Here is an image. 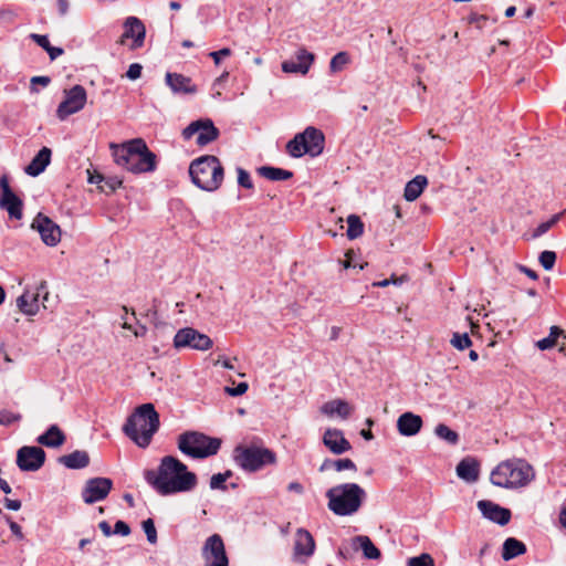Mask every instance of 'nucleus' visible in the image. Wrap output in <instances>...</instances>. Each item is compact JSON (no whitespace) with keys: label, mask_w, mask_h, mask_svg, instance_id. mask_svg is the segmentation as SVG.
<instances>
[{"label":"nucleus","mask_w":566,"mask_h":566,"mask_svg":"<svg viewBox=\"0 0 566 566\" xmlns=\"http://www.w3.org/2000/svg\"><path fill=\"white\" fill-rule=\"evenodd\" d=\"M144 479L158 494L164 496L190 492L198 483L197 475L172 455L161 458L156 471L146 470Z\"/></svg>","instance_id":"f257e3e1"},{"label":"nucleus","mask_w":566,"mask_h":566,"mask_svg":"<svg viewBox=\"0 0 566 566\" xmlns=\"http://www.w3.org/2000/svg\"><path fill=\"white\" fill-rule=\"evenodd\" d=\"M115 163L134 174L149 172L156 169V155L150 151L142 138H135L122 145L111 144Z\"/></svg>","instance_id":"f03ea898"},{"label":"nucleus","mask_w":566,"mask_h":566,"mask_svg":"<svg viewBox=\"0 0 566 566\" xmlns=\"http://www.w3.org/2000/svg\"><path fill=\"white\" fill-rule=\"evenodd\" d=\"M160 426L159 413L153 403L135 409L123 426L124 433L140 448H147Z\"/></svg>","instance_id":"7ed1b4c3"},{"label":"nucleus","mask_w":566,"mask_h":566,"mask_svg":"<svg viewBox=\"0 0 566 566\" xmlns=\"http://www.w3.org/2000/svg\"><path fill=\"white\" fill-rule=\"evenodd\" d=\"M328 509L338 516L353 515L359 511L365 499V490L357 483H344L327 490Z\"/></svg>","instance_id":"20e7f679"},{"label":"nucleus","mask_w":566,"mask_h":566,"mask_svg":"<svg viewBox=\"0 0 566 566\" xmlns=\"http://www.w3.org/2000/svg\"><path fill=\"white\" fill-rule=\"evenodd\" d=\"M189 175L193 185L212 192L222 185L224 170L218 157L205 155L191 161Z\"/></svg>","instance_id":"39448f33"},{"label":"nucleus","mask_w":566,"mask_h":566,"mask_svg":"<svg viewBox=\"0 0 566 566\" xmlns=\"http://www.w3.org/2000/svg\"><path fill=\"white\" fill-rule=\"evenodd\" d=\"M532 465L523 460L505 461L491 472V482L501 488L513 489L524 486L534 479Z\"/></svg>","instance_id":"423d86ee"},{"label":"nucleus","mask_w":566,"mask_h":566,"mask_svg":"<svg viewBox=\"0 0 566 566\" xmlns=\"http://www.w3.org/2000/svg\"><path fill=\"white\" fill-rule=\"evenodd\" d=\"M177 446L189 458L206 459L218 453L221 440L199 431H186L178 436Z\"/></svg>","instance_id":"0eeeda50"},{"label":"nucleus","mask_w":566,"mask_h":566,"mask_svg":"<svg viewBox=\"0 0 566 566\" xmlns=\"http://www.w3.org/2000/svg\"><path fill=\"white\" fill-rule=\"evenodd\" d=\"M234 462L247 472H256L276 462L275 453L264 447L238 446L233 450Z\"/></svg>","instance_id":"6e6552de"},{"label":"nucleus","mask_w":566,"mask_h":566,"mask_svg":"<svg viewBox=\"0 0 566 566\" xmlns=\"http://www.w3.org/2000/svg\"><path fill=\"white\" fill-rule=\"evenodd\" d=\"M213 346L212 339L192 327L179 329L174 337V347L176 349L191 348L195 350H208Z\"/></svg>","instance_id":"1a4fd4ad"},{"label":"nucleus","mask_w":566,"mask_h":566,"mask_svg":"<svg viewBox=\"0 0 566 566\" xmlns=\"http://www.w3.org/2000/svg\"><path fill=\"white\" fill-rule=\"evenodd\" d=\"M219 129L214 126L211 119H198L191 122L186 128H184L181 135L185 140H189L197 135L196 144L203 147L214 142L219 137Z\"/></svg>","instance_id":"9d476101"},{"label":"nucleus","mask_w":566,"mask_h":566,"mask_svg":"<svg viewBox=\"0 0 566 566\" xmlns=\"http://www.w3.org/2000/svg\"><path fill=\"white\" fill-rule=\"evenodd\" d=\"M87 99L86 91L82 85H74L65 91V99L60 103L56 115L60 119H65L84 108Z\"/></svg>","instance_id":"9b49d317"},{"label":"nucleus","mask_w":566,"mask_h":566,"mask_svg":"<svg viewBox=\"0 0 566 566\" xmlns=\"http://www.w3.org/2000/svg\"><path fill=\"white\" fill-rule=\"evenodd\" d=\"M205 566H229L224 543L219 534L207 538L202 547Z\"/></svg>","instance_id":"f8f14e48"},{"label":"nucleus","mask_w":566,"mask_h":566,"mask_svg":"<svg viewBox=\"0 0 566 566\" xmlns=\"http://www.w3.org/2000/svg\"><path fill=\"white\" fill-rule=\"evenodd\" d=\"M0 208L6 210L11 219L20 220L22 218L23 202L12 191L6 175L0 178Z\"/></svg>","instance_id":"ddd939ff"},{"label":"nucleus","mask_w":566,"mask_h":566,"mask_svg":"<svg viewBox=\"0 0 566 566\" xmlns=\"http://www.w3.org/2000/svg\"><path fill=\"white\" fill-rule=\"evenodd\" d=\"M45 462V452L40 447L24 446L17 452V465L21 471L35 472Z\"/></svg>","instance_id":"4468645a"},{"label":"nucleus","mask_w":566,"mask_h":566,"mask_svg":"<svg viewBox=\"0 0 566 566\" xmlns=\"http://www.w3.org/2000/svg\"><path fill=\"white\" fill-rule=\"evenodd\" d=\"M113 489V481L108 478H92L85 482L82 499L86 504H93L107 497Z\"/></svg>","instance_id":"2eb2a0df"},{"label":"nucleus","mask_w":566,"mask_h":566,"mask_svg":"<svg viewBox=\"0 0 566 566\" xmlns=\"http://www.w3.org/2000/svg\"><path fill=\"white\" fill-rule=\"evenodd\" d=\"M316 548L313 535L305 528H297L294 534L293 560L296 563H305L311 558Z\"/></svg>","instance_id":"dca6fc26"},{"label":"nucleus","mask_w":566,"mask_h":566,"mask_svg":"<svg viewBox=\"0 0 566 566\" xmlns=\"http://www.w3.org/2000/svg\"><path fill=\"white\" fill-rule=\"evenodd\" d=\"M31 228L40 233L42 241L49 247H55L61 241L60 227L41 212L33 219Z\"/></svg>","instance_id":"f3484780"},{"label":"nucleus","mask_w":566,"mask_h":566,"mask_svg":"<svg viewBox=\"0 0 566 566\" xmlns=\"http://www.w3.org/2000/svg\"><path fill=\"white\" fill-rule=\"evenodd\" d=\"M46 287V282L41 281L35 289V292L24 290V292L17 298V306L19 311L27 316H34L40 310L39 298L43 290Z\"/></svg>","instance_id":"a211bd4d"},{"label":"nucleus","mask_w":566,"mask_h":566,"mask_svg":"<svg viewBox=\"0 0 566 566\" xmlns=\"http://www.w3.org/2000/svg\"><path fill=\"white\" fill-rule=\"evenodd\" d=\"M478 509L485 518L502 526L506 525L512 516L509 509L502 507L489 500L479 501Z\"/></svg>","instance_id":"6ab92c4d"},{"label":"nucleus","mask_w":566,"mask_h":566,"mask_svg":"<svg viewBox=\"0 0 566 566\" xmlns=\"http://www.w3.org/2000/svg\"><path fill=\"white\" fill-rule=\"evenodd\" d=\"M296 60H286L282 63V71L285 73L306 74L314 62V54L305 49H298L295 53Z\"/></svg>","instance_id":"aec40b11"},{"label":"nucleus","mask_w":566,"mask_h":566,"mask_svg":"<svg viewBox=\"0 0 566 566\" xmlns=\"http://www.w3.org/2000/svg\"><path fill=\"white\" fill-rule=\"evenodd\" d=\"M324 446L334 454H343L352 449L350 442L339 429H327L323 436Z\"/></svg>","instance_id":"412c9836"},{"label":"nucleus","mask_w":566,"mask_h":566,"mask_svg":"<svg viewBox=\"0 0 566 566\" xmlns=\"http://www.w3.org/2000/svg\"><path fill=\"white\" fill-rule=\"evenodd\" d=\"M422 418L410 411L403 412L397 420V429L401 436H416L422 428Z\"/></svg>","instance_id":"4be33fe9"},{"label":"nucleus","mask_w":566,"mask_h":566,"mask_svg":"<svg viewBox=\"0 0 566 566\" xmlns=\"http://www.w3.org/2000/svg\"><path fill=\"white\" fill-rule=\"evenodd\" d=\"M125 31L122 35L120 42H124V39L126 38H133L134 39V48H140L144 44L145 40V25L143 22L136 18V17H129L126 19L124 24Z\"/></svg>","instance_id":"5701e85b"},{"label":"nucleus","mask_w":566,"mask_h":566,"mask_svg":"<svg viewBox=\"0 0 566 566\" xmlns=\"http://www.w3.org/2000/svg\"><path fill=\"white\" fill-rule=\"evenodd\" d=\"M301 135L303 136V139L305 140V146L308 148L307 149V154L311 155L312 157H315V156H318L319 154H322L323 149H324V135L323 133L313 127V126H308L305 128V130L303 133H301Z\"/></svg>","instance_id":"b1692460"},{"label":"nucleus","mask_w":566,"mask_h":566,"mask_svg":"<svg viewBox=\"0 0 566 566\" xmlns=\"http://www.w3.org/2000/svg\"><path fill=\"white\" fill-rule=\"evenodd\" d=\"M166 84L176 94H193L197 92L196 85L191 83V78L179 73L166 74Z\"/></svg>","instance_id":"393cba45"},{"label":"nucleus","mask_w":566,"mask_h":566,"mask_svg":"<svg viewBox=\"0 0 566 566\" xmlns=\"http://www.w3.org/2000/svg\"><path fill=\"white\" fill-rule=\"evenodd\" d=\"M455 471L461 480L474 483L479 479L480 464L474 458L467 457L458 463Z\"/></svg>","instance_id":"a878e982"},{"label":"nucleus","mask_w":566,"mask_h":566,"mask_svg":"<svg viewBox=\"0 0 566 566\" xmlns=\"http://www.w3.org/2000/svg\"><path fill=\"white\" fill-rule=\"evenodd\" d=\"M52 151L49 147H42L33 157L31 163L24 168L27 175L36 177L42 174L51 163Z\"/></svg>","instance_id":"bb28decb"},{"label":"nucleus","mask_w":566,"mask_h":566,"mask_svg":"<svg viewBox=\"0 0 566 566\" xmlns=\"http://www.w3.org/2000/svg\"><path fill=\"white\" fill-rule=\"evenodd\" d=\"M65 439L64 432L56 424H52L36 438V442L48 448H59L65 442Z\"/></svg>","instance_id":"cd10ccee"},{"label":"nucleus","mask_w":566,"mask_h":566,"mask_svg":"<svg viewBox=\"0 0 566 566\" xmlns=\"http://www.w3.org/2000/svg\"><path fill=\"white\" fill-rule=\"evenodd\" d=\"M59 462L67 469L78 470L90 464V455L84 450H75L72 453L60 457Z\"/></svg>","instance_id":"c85d7f7f"},{"label":"nucleus","mask_w":566,"mask_h":566,"mask_svg":"<svg viewBox=\"0 0 566 566\" xmlns=\"http://www.w3.org/2000/svg\"><path fill=\"white\" fill-rule=\"evenodd\" d=\"M321 410L327 416L337 415L342 419H347L350 416L353 408L345 400L334 399L324 403Z\"/></svg>","instance_id":"c756f323"},{"label":"nucleus","mask_w":566,"mask_h":566,"mask_svg":"<svg viewBox=\"0 0 566 566\" xmlns=\"http://www.w3.org/2000/svg\"><path fill=\"white\" fill-rule=\"evenodd\" d=\"M428 184L424 176L418 175L407 182L405 187L403 197L407 201H415L423 191Z\"/></svg>","instance_id":"7c9ffc66"},{"label":"nucleus","mask_w":566,"mask_h":566,"mask_svg":"<svg viewBox=\"0 0 566 566\" xmlns=\"http://www.w3.org/2000/svg\"><path fill=\"white\" fill-rule=\"evenodd\" d=\"M526 552V546L523 542L509 537L503 543L502 558L504 560H511Z\"/></svg>","instance_id":"2f4dec72"},{"label":"nucleus","mask_w":566,"mask_h":566,"mask_svg":"<svg viewBox=\"0 0 566 566\" xmlns=\"http://www.w3.org/2000/svg\"><path fill=\"white\" fill-rule=\"evenodd\" d=\"M256 171L260 176L271 181L287 180L293 177L292 171L272 166H262Z\"/></svg>","instance_id":"473e14b6"},{"label":"nucleus","mask_w":566,"mask_h":566,"mask_svg":"<svg viewBox=\"0 0 566 566\" xmlns=\"http://www.w3.org/2000/svg\"><path fill=\"white\" fill-rule=\"evenodd\" d=\"M355 544L361 548L367 559H378L381 556L380 551L374 545L371 539L366 535H358L353 538Z\"/></svg>","instance_id":"72a5a7b5"},{"label":"nucleus","mask_w":566,"mask_h":566,"mask_svg":"<svg viewBox=\"0 0 566 566\" xmlns=\"http://www.w3.org/2000/svg\"><path fill=\"white\" fill-rule=\"evenodd\" d=\"M560 335H563V329L558 326H552L548 336L537 340L535 345L541 350L551 349L557 346Z\"/></svg>","instance_id":"f704fd0d"},{"label":"nucleus","mask_w":566,"mask_h":566,"mask_svg":"<svg viewBox=\"0 0 566 566\" xmlns=\"http://www.w3.org/2000/svg\"><path fill=\"white\" fill-rule=\"evenodd\" d=\"M307 149L308 148L305 146V140L303 139L301 133L296 134L295 137L291 139L286 145L287 153L295 158L307 154Z\"/></svg>","instance_id":"c9c22d12"},{"label":"nucleus","mask_w":566,"mask_h":566,"mask_svg":"<svg viewBox=\"0 0 566 566\" xmlns=\"http://www.w3.org/2000/svg\"><path fill=\"white\" fill-rule=\"evenodd\" d=\"M347 226V237L350 240L357 239L364 233V223L356 214L348 216Z\"/></svg>","instance_id":"e433bc0d"},{"label":"nucleus","mask_w":566,"mask_h":566,"mask_svg":"<svg viewBox=\"0 0 566 566\" xmlns=\"http://www.w3.org/2000/svg\"><path fill=\"white\" fill-rule=\"evenodd\" d=\"M349 63L350 55L345 51L338 52L332 57L329 62V71L331 73H338L343 71Z\"/></svg>","instance_id":"4c0bfd02"},{"label":"nucleus","mask_w":566,"mask_h":566,"mask_svg":"<svg viewBox=\"0 0 566 566\" xmlns=\"http://www.w3.org/2000/svg\"><path fill=\"white\" fill-rule=\"evenodd\" d=\"M434 433L438 438L446 440L450 444H457L459 442V434L451 430L447 424L439 423L434 428Z\"/></svg>","instance_id":"58836bf2"},{"label":"nucleus","mask_w":566,"mask_h":566,"mask_svg":"<svg viewBox=\"0 0 566 566\" xmlns=\"http://www.w3.org/2000/svg\"><path fill=\"white\" fill-rule=\"evenodd\" d=\"M232 475V472L231 471H226L224 473H217V474H213L210 479V488L212 490H226L227 489V485H226V481L231 478Z\"/></svg>","instance_id":"ea45409f"},{"label":"nucleus","mask_w":566,"mask_h":566,"mask_svg":"<svg viewBox=\"0 0 566 566\" xmlns=\"http://www.w3.org/2000/svg\"><path fill=\"white\" fill-rule=\"evenodd\" d=\"M451 345L459 350H463L472 345L471 338L468 333H453L452 338L450 340Z\"/></svg>","instance_id":"a19ab883"},{"label":"nucleus","mask_w":566,"mask_h":566,"mask_svg":"<svg viewBox=\"0 0 566 566\" xmlns=\"http://www.w3.org/2000/svg\"><path fill=\"white\" fill-rule=\"evenodd\" d=\"M408 566H434L432 556L428 553H422L419 556L410 557L407 562Z\"/></svg>","instance_id":"79ce46f5"},{"label":"nucleus","mask_w":566,"mask_h":566,"mask_svg":"<svg viewBox=\"0 0 566 566\" xmlns=\"http://www.w3.org/2000/svg\"><path fill=\"white\" fill-rule=\"evenodd\" d=\"M538 261L541 265L546 270L549 271L554 268L556 262V253L554 251H543L539 254Z\"/></svg>","instance_id":"37998d69"},{"label":"nucleus","mask_w":566,"mask_h":566,"mask_svg":"<svg viewBox=\"0 0 566 566\" xmlns=\"http://www.w3.org/2000/svg\"><path fill=\"white\" fill-rule=\"evenodd\" d=\"M142 526L147 536V541L150 544H156L157 543V531H156L154 521L151 518H147V520L143 521Z\"/></svg>","instance_id":"c03bdc74"},{"label":"nucleus","mask_w":566,"mask_h":566,"mask_svg":"<svg viewBox=\"0 0 566 566\" xmlns=\"http://www.w3.org/2000/svg\"><path fill=\"white\" fill-rule=\"evenodd\" d=\"M21 415L12 412L7 409L0 410V424L1 426H10L14 422H19L21 420Z\"/></svg>","instance_id":"a18cd8bd"},{"label":"nucleus","mask_w":566,"mask_h":566,"mask_svg":"<svg viewBox=\"0 0 566 566\" xmlns=\"http://www.w3.org/2000/svg\"><path fill=\"white\" fill-rule=\"evenodd\" d=\"M333 469L337 472H340L343 470H350L354 472L357 471L356 464L354 463L353 460H350L348 458L337 459V460L333 461Z\"/></svg>","instance_id":"49530a36"},{"label":"nucleus","mask_w":566,"mask_h":566,"mask_svg":"<svg viewBox=\"0 0 566 566\" xmlns=\"http://www.w3.org/2000/svg\"><path fill=\"white\" fill-rule=\"evenodd\" d=\"M123 311L125 312V315L122 316V318L124 319L122 327L125 329L133 331L136 337H144L147 333V327L145 325H139L137 328H133V326L126 321L128 308L126 306H123Z\"/></svg>","instance_id":"de8ad7c7"},{"label":"nucleus","mask_w":566,"mask_h":566,"mask_svg":"<svg viewBox=\"0 0 566 566\" xmlns=\"http://www.w3.org/2000/svg\"><path fill=\"white\" fill-rule=\"evenodd\" d=\"M237 172H238V184H239V186H241L243 188H247V189H252L253 188V184H252L250 174L245 169H243L241 167L237 168Z\"/></svg>","instance_id":"09e8293b"},{"label":"nucleus","mask_w":566,"mask_h":566,"mask_svg":"<svg viewBox=\"0 0 566 566\" xmlns=\"http://www.w3.org/2000/svg\"><path fill=\"white\" fill-rule=\"evenodd\" d=\"M249 386L247 382H239L237 387H226V392L229 396L237 397L247 392Z\"/></svg>","instance_id":"8fccbe9b"},{"label":"nucleus","mask_w":566,"mask_h":566,"mask_svg":"<svg viewBox=\"0 0 566 566\" xmlns=\"http://www.w3.org/2000/svg\"><path fill=\"white\" fill-rule=\"evenodd\" d=\"M30 39L43 50H48V48L51 45L48 35L44 34L31 33Z\"/></svg>","instance_id":"3c124183"},{"label":"nucleus","mask_w":566,"mask_h":566,"mask_svg":"<svg viewBox=\"0 0 566 566\" xmlns=\"http://www.w3.org/2000/svg\"><path fill=\"white\" fill-rule=\"evenodd\" d=\"M231 55V50L229 48H223L219 51H213L209 53V56L213 60V62L218 65L222 57H227Z\"/></svg>","instance_id":"603ef678"},{"label":"nucleus","mask_w":566,"mask_h":566,"mask_svg":"<svg viewBox=\"0 0 566 566\" xmlns=\"http://www.w3.org/2000/svg\"><path fill=\"white\" fill-rule=\"evenodd\" d=\"M142 65L138 64V63H133L129 65L127 72H126V76L129 78V80H137L142 75Z\"/></svg>","instance_id":"864d4df0"},{"label":"nucleus","mask_w":566,"mask_h":566,"mask_svg":"<svg viewBox=\"0 0 566 566\" xmlns=\"http://www.w3.org/2000/svg\"><path fill=\"white\" fill-rule=\"evenodd\" d=\"M113 534H119L122 536H127L130 534V527L126 522L117 521L114 525Z\"/></svg>","instance_id":"5fc2aeb1"},{"label":"nucleus","mask_w":566,"mask_h":566,"mask_svg":"<svg viewBox=\"0 0 566 566\" xmlns=\"http://www.w3.org/2000/svg\"><path fill=\"white\" fill-rule=\"evenodd\" d=\"M549 230V224L546 222H542L537 226V228L532 233V239H536L542 237L544 233H546Z\"/></svg>","instance_id":"6e6d98bb"},{"label":"nucleus","mask_w":566,"mask_h":566,"mask_svg":"<svg viewBox=\"0 0 566 566\" xmlns=\"http://www.w3.org/2000/svg\"><path fill=\"white\" fill-rule=\"evenodd\" d=\"M8 523H9V527L11 530V532L19 538V539H22L23 538V533H22V528L21 526L11 521L10 517H8Z\"/></svg>","instance_id":"4d7b16f0"},{"label":"nucleus","mask_w":566,"mask_h":566,"mask_svg":"<svg viewBox=\"0 0 566 566\" xmlns=\"http://www.w3.org/2000/svg\"><path fill=\"white\" fill-rule=\"evenodd\" d=\"M51 59V61H54L55 59H57L59 56H61L64 51L62 48H57V46H52L50 45L48 48V50H45Z\"/></svg>","instance_id":"13d9d810"},{"label":"nucleus","mask_w":566,"mask_h":566,"mask_svg":"<svg viewBox=\"0 0 566 566\" xmlns=\"http://www.w3.org/2000/svg\"><path fill=\"white\" fill-rule=\"evenodd\" d=\"M4 506L8 510L18 511L21 509V501L20 500H11V499L7 497L4 500Z\"/></svg>","instance_id":"bf43d9fd"},{"label":"nucleus","mask_w":566,"mask_h":566,"mask_svg":"<svg viewBox=\"0 0 566 566\" xmlns=\"http://www.w3.org/2000/svg\"><path fill=\"white\" fill-rule=\"evenodd\" d=\"M517 269H518L520 272L526 274L532 280H537L538 279L537 273L534 270H532V269H530V268H527L525 265L520 264V265H517Z\"/></svg>","instance_id":"052dcab7"},{"label":"nucleus","mask_w":566,"mask_h":566,"mask_svg":"<svg viewBox=\"0 0 566 566\" xmlns=\"http://www.w3.org/2000/svg\"><path fill=\"white\" fill-rule=\"evenodd\" d=\"M402 280H403L402 277H400V279H395V277L392 276L390 280L386 279V280H382V281H379V282H375L373 285H374V286H378V287H386V286H388L390 283L398 284V283L402 282Z\"/></svg>","instance_id":"680f3d73"},{"label":"nucleus","mask_w":566,"mask_h":566,"mask_svg":"<svg viewBox=\"0 0 566 566\" xmlns=\"http://www.w3.org/2000/svg\"><path fill=\"white\" fill-rule=\"evenodd\" d=\"M287 491L302 494L304 492V488L301 483L294 481L287 485Z\"/></svg>","instance_id":"e2e57ef3"},{"label":"nucleus","mask_w":566,"mask_h":566,"mask_svg":"<svg viewBox=\"0 0 566 566\" xmlns=\"http://www.w3.org/2000/svg\"><path fill=\"white\" fill-rule=\"evenodd\" d=\"M51 80L49 76H33L31 78V84H41L42 86H48Z\"/></svg>","instance_id":"0e129e2a"},{"label":"nucleus","mask_w":566,"mask_h":566,"mask_svg":"<svg viewBox=\"0 0 566 566\" xmlns=\"http://www.w3.org/2000/svg\"><path fill=\"white\" fill-rule=\"evenodd\" d=\"M40 297H42V306L43 308H49L51 307V305L49 304L50 303V293L48 291V286L45 287V290L42 291Z\"/></svg>","instance_id":"69168bd1"},{"label":"nucleus","mask_w":566,"mask_h":566,"mask_svg":"<svg viewBox=\"0 0 566 566\" xmlns=\"http://www.w3.org/2000/svg\"><path fill=\"white\" fill-rule=\"evenodd\" d=\"M98 527L105 536H111L113 534L111 525L106 521L99 522Z\"/></svg>","instance_id":"338daca9"},{"label":"nucleus","mask_w":566,"mask_h":566,"mask_svg":"<svg viewBox=\"0 0 566 566\" xmlns=\"http://www.w3.org/2000/svg\"><path fill=\"white\" fill-rule=\"evenodd\" d=\"M557 346H558L559 353H565V350H566V333L564 329H563V335H560V337L558 339Z\"/></svg>","instance_id":"774afa93"}]
</instances>
